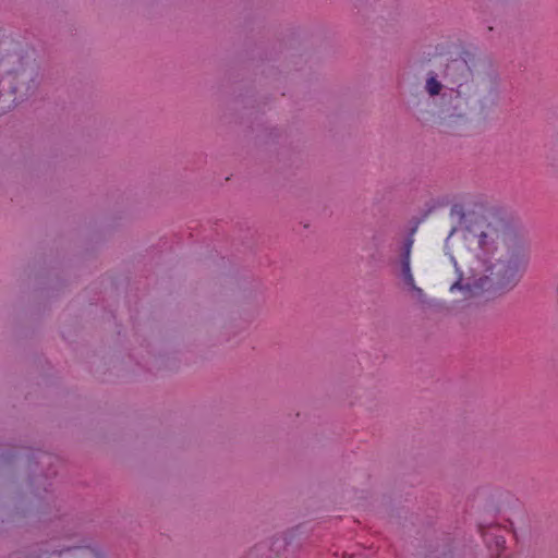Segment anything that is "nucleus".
<instances>
[{
	"label": "nucleus",
	"mask_w": 558,
	"mask_h": 558,
	"mask_svg": "<svg viewBox=\"0 0 558 558\" xmlns=\"http://www.w3.org/2000/svg\"><path fill=\"white\" fill-rule=\"evenodd\" d=\"M496 543H497V546H501L505 544V539L502 537H497Z\"/></svg>",
	"instance_id": "423d86ee"
},
{
	"label": "nucleus",
	"mask_w": 558,
	"mask_h": 558,
	"mask_svg": "<svg viewBox=\"0 0 558 558\" xmlns=\"http://www.w3.org/2000/svg\"><path fill=\"white\" fill-rule=\"evenodd\" d=\"M463 241L473 254L466 277L450 287L470 295L496 289H513L524 276L530 248L524 234L511 228L504 218L483 201L454 205Z\"/></svg>",
	"instance_id": "f257e3e1"
},
{
	"label": "nucleus",
	"mask_w": 558,
	"mask_h": 558,
	"mask_svg": "<svg viewBox=\"0 0 558 558\" xmlns=\"http://www.w3.org/2000/svg\"><path fill=\"white\" fill-rule=\"evenodd\" d=\"M413 240L408 239L403 244V250L400 255V267H401V276L403 278L404 283L410 287L413 291L417 293H422V289L415 284V280L411 270V251H412Z\"/></svg>",
	"instance_id": "20e7f679"
},
{
	"label": "nucleus",
	"mask_w": 558,
	"mask_h": 558,
	"mask_svg": "<svg viewBox=\"0 0 558 558\" xmlns=\"http://www.w3.org/2000/svg\"><path fill=\"white\" fill-rule=\"evenodd\" d=\"M80 558H102L101 555L90 547H84L78 549Z\"/></svg>",
	"instance_id": "39448f33"
},
{
	"label": "nucleus",
	"mask_w": 558,
	"mask_h": 558,
	"mask_svg": "<svg viewBox=\"0 0 558 558\" xmlns=\"http://www.w3.org/2000/svg\"><path fill=\"white\" fill-rule=\"evenodd\" d=\"M446 84L430 74L425 84V90L430 97L439 96V105L449 118L463 120L470 107V98L475 92L473 72L463 59L451 60L444 72Z\"/></svg>",
	"instance_id": "f03ea898"
},
{
	"label": "nucleus",
	"mask_w": 558,
	"mask_h": 558,
	"mask_svg": "<svg viewBox=\"0 0 558 558\" xmlns=\"http://www.w3.org/2000/svg\"><path fill=\"white\" fill-rule=\"evenodd\" d=\"M35 69L26 64L17 51V44L9 37L0 38V110L32 95L36 88Z\"/></svg>",
	"instance_id": "7ed1b4c3"
}]
</instances>
